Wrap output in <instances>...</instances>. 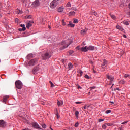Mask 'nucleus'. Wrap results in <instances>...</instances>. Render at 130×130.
I'll return each mask as SVG.
<instances>
[{
	"label": "nucleus",
	"mask_w": 130,
	"mask_h": 130,
	"mask_svg": "<svg viewBox=\"0 0 130 130\" xmlns=\"http://www.w3.org/2000/svg\"><path fill=\"white\" fill-rule=\"evenodd\" d=\"M79 126V123H76L75 124V127H78Z\"/></svg>",
	"instance_id": "79ce46f5"
},
{
	"label": "nucleus",
	"mask_w": 130,
	"mask_h": 130,
	"mask_svg": "<svg viewBox=\"0 0 130 130\" xmlns=\"http://www.w3.org/2000/svg\"><path fill=\"white\" fill-rule=\"evenodd\" d=\"M32 126H33V127L36 128L37 129H42V128H40V126H39V125H38V124H37V123H32Z\"/></svg>",
	"instance_id": "423d86ee"
},
{
	"label": "nucleus",
	"mask_w": 130,
	"mask_h": 130,
	"mask_svg": "<svg viewBox=\"0 0 130 130\" xmlns=\"http://www.w3.org/2000/svg\"><path fill=\"white\" fill-rule=\"evenodd\" d=\"M20 27L22 28L23 31H25V30H26V27H25V24H21Z\"/></svg>",
	"instance_id": "b1692460"
},
{
	"label": "nucleus",
	"mask_w": 130,
	"mask_h": 130,
	"mask_svg": "<svg viewBox=\"0 0 130 130\" xmlns=\"http://www.w3.org/2000/svg\"><path fill=\"white\" fill-rule=\"evenodd\" d=\"M129 9H130V4H129Z\"/></svg>",
	"instance_id": "774afa93"
},
{
	"label": "nucleus",
	"mask_w": 130,
	"mask_h": 130,
	"mask_svg": "<svg viewBox=\"0 0 130 130\" xmlns=\"http://www.w3.org/2000/svg\"><path fill=\"white\" fill-rule=\"evenodd\" d=\"M62 26H66V25H67V21L64 20V19H62Z\"/></svg>",
	"instance_id": "412c9836"
},
{
	"label": "nucleus",
	"mask_w": 130,
	"mask_h": 130,
	"mask_svg": "<svg viewBox=\"0 0 130 130\" xmlns=\"http://www.w3.org/2000/svg\"><path fill=\"white\" fill-rule=\"evenodd\" d=\"M123 37H124V38H126L127 37L126 36V35H123Z\"/></svg>",
	"instance_id": "864d4df0"
},
{
	"label": "nucleus",
	"mask_w": 130,
	"mask_h": 130,
	"mask_svg": "<svg viewBox=\"0 0 130 130\" xmlns=\"http://www.w3.org/2000/svg\"><path fill=\"white\" fill-rule=\"evenodd\" d=\"M75 115L76 118H79V111H75Z\"/></svg>",
	"instance_id": "f3484780"
},
{
	"label": "nucleus",
	"mask_w": 130,
	"mask_h": 130,
	"mask_svg": "<svg viewBox=\"0 0 130 130\" xmlns=\"http://www.w3.org/2000/svg\"><path fill=\"white\" fill-rule=\"evenodd\" d=\"M7 125L6 122L4 120H0V127H5Z\"/></svg>",
	"instance_id": "6e6552de"
},
{
	"label": "nucleus",
	"mask_w": 130,
	"mask_h": 130,
	"mask_svg": "<svg viewBox=\"0 0 130 130\" xmlns=\"http://www.w3.org/2000/svg\"><path fill=\"white\" fill-rule=\"evenodd\" d=\"M57 104L58 106H60L63 104V102L62 101L60 102L59 101H58Z\"/></svg>",
	"instance_id": "a211bd4d"
},
{
	"label": "nucleus",
	"mask_w": 130,
	"mask_h": 130,
	"mask_svg": "<svg viewBox=\"0 0 130 130\" xmlns=\"http://www.w3.org/2000/svg\"><path fill=\"white\" fill-rule=\"evenodd\" d=\"M56 116H57V118H59V117L58 116V114H56Z\"/></svg>",
	"instance_id": "13d9d810"
},
{
	"label": "nucleus",
	"mask_w": 130,
	"mask_h": 130,
	"mask_svg": "<svg viewBox=\"0 0 130 130\" xmlns=\"http://www.w3.org/2000/svg\"><path fill=\"white\" fill-rule=\"evenodd\" d=\"M24 122H25L26 123H27L28 124H29L30 123V122L29 121H28V120H27V119H24Z\"/></svg>",
	"instance_id": "c9c22d12"
},
{
	"label": "nucleus",
	"mask_w": 130,
	"mask_h": 130,
	"mask_svg": "<svg viewBox=\"0 0 130 130\" xmlns=\"http://www.w3.org/2000/svg\"><path fill=\"white\" fill-rule=\"evenodd\" d=\"M118 130H123L122 129V127H120L119 128H118Z\"/></svg>",
	"instance_id": "3c124183"
},
{
	"label": "nucleus",
	"mask_w": 130,
	"mask_h": 130,
	"mask_svg": "<svg viewBox=\"0 0 130 130\" xmlns=\"http://www.w3.org/2000/svg\"><path fill=\"white\" fill-rule=\"evenodd\" d=\"M50 85H51V88H53V87H54V84L52 83V82H50Z\"/></svg>",
	"instance_id": "4c0bfd02"
},
{
	"label": "nucleus",
	"mask_w": 130,
	"mask_h": 130,
	"mask_svg": "<svg viewBox=\"0 0 130 130\" xmlns=\"http://www.w3.org/2000/svg\"><path fill=\"white\" fill-rule=\"evenodd\" d=\"M76 49H78V50H79V49H80V48L79 47H77Z\"/></svg>",
	"instance_id": "4d7b16f0"
},
{
	"label": "nucleus",
	"mask_w": 130,
	"mask_h": 130,
	"mask_svg": "<svg viewBox=\"0 0 130 130\" xmlns=\"http://www.w3.org/2000/svg\"><path fill=\"white\" fill-rule=\"evenodd\" d=\"M63 11V7H59L58 9V12L59 13H61V12Z\"/></svg>",
	"instance_id": "6ab92c4d"
},
{
	"label": "nucleus",
	"mask_w": 130,
	"mask_h": 130,
	"mask_svg": "<svg viewBox=\"0 0 130 130\" xmlns=\"http://www.w3.org/2000/svg\"><path fill=\"white\" fill-rule=\"evenodd\" d=\"M128 121H125L121 123V124H125V123H127Z\"/></svg>",
	"instance_id": "c03bdc74"
},
{
	"label": "nucleus",
	"mask_w": 130,
	"mask_h": 130,
	"mask_svg": "<svg viewBox=\"0 0 130 130\" xmlns=\"http://www.w3.org/2000/svg\"><path fill=\"white\" fill-rule=\"evenodd\" d=\"M55 85H56L57 86H59V84L57 83V82H56L55 83Z\"/></svg>",
	"instance_id": "603ef678"
},
{
	"label": "nucleus",
	"mask_w": 130,
	"mask_h": 130,
	"mask_svg": "<svg viewBox=\"0 0 130 130\" xmlns=\"http://www.w3.org/2000/svg\"><path fill=\"white\" fill-rule=\"evenodd\" d=\"M116 90H117V91H120V89H119V88L114 89V91H116Z\"/></svg>",
	"instance_id": "a18cd8bd"
},
{
	"label": "nucleus",
	"mask_w": 130,
	"mask_h": 130,
	"mask_svg": "<svg viewBox=\"0 0 130 130\" xmlns=\"http://www.w3.org/2000/svg\"><path fill=\"white\" fill-rule=\"evenodd\" d=\"M105 64H106V60H104V62L102 64V67H104V66H105Z\"/></svg>",
	"instance_id": "72a5a7b5"
},
{
	"label": "nucleus",
	"mask_w": 130,
	"mask_h": 130,
	"mask_svg": "<svg viewBox=\"0 0 130 130\" xmlns=\"http://www.w3.org/2000/svg\"><path fill=\"white\" fill-rule=\"evenodd\" d=\"M124 24L126 25H129V23H128V21H125Z\"/></svg>",
	"instance_id": "ea45409f"
},
{
	"label": "nucleus",
	"mask_w": 130,
	"mask_h": 130,
	"mask_svg": "<svg viewBox=\"0 0 130 130\" xmlns=\"http://www.w3.org/2000/svg\"><path fill=\"white\" fill-rule=\"evenodd\" d=\"M102 127L103 129H106V127H107V126L106 124H105L102 125Z\"/></svg>",
	"instance_id": "bb28decb"
},
{
	"label": "nucleus",
	"mask_w": 130,
	"mask_h": 130,
	"mask_svg": "<svg viewBox=\"0 0 130 130\" xmlns=\"http://www.w3.org/2000/svg\"><path fill=\"white\" fill-rule=\"evenodd\" d=\"M75 13L74 11H71V12H70V15H75Z\"/></svg>",
	"instance_id": "58836bf2"
},
{
	"label": "nucleus",
	"mask_w": 130,
	"mask_h": 130,
	"mask_svg": "<svg viewBox=\"0 0 130 130\" xmlns=\"http://www.w3.org/2000/svg\"><path fill=\"white\" fill-rule=\"evenodd\" d=\"M80 88H81V86H80L79 85L78 86V89H80Z\"/></svg>",
	"instance_id": "680f3d73"
},
{
	"label": "nucleus",
	"mask_w": 130,
	"mask_h": 130,
	"mask_svg": "<svg viewBox=\"0 0 130 130\" xmlns=\"http://www.w3.org/2000/svg\"><path fill=\"white\" fill-rule=\"evenodd\" d=\"M87 31H88L87 29H83L81 31V34L82 35H85V33H87Z\"/></svg>",
	"instance_id": "ddd939ff"
},
{
	"label": "nucleus",
	"mask_w": 130,
	"mask_h": 130,
	"mask_svg": "<svg viewBox=\"0 0 130 130\" xmlns=\"http://www.w3.org/2000/svg\"><path fill=\"white\" fill-rule=\"evenodd\" d=\"M83 109H84V110L87 109V106H84L83 107Z\"/></svg>",
	"instance_id": "8fccbe9b"
},
{
	"label": "nucleus",
	"mask_w": 130,
	"mask_h": 130,
	"mask_svg": "<svg viewBox=\"0 0 130 130\" xmlns=\"http://www.w3.org/2000/svg\"><path fill=\"white\" fill-rule=\"evenodd\" d=\"M33 23H34L33 21H29L26 24L27 29H29V28H30V27L32 26V24Z\"/></svg>",
	"instance_id": "f8f14e48"
},
{
	"label": "nucleus",
	"mask_w": 130,
	"mask_h": 130,
	"mask_svg": "<svg viewBox=\"0 0 130 130\" xmlns=\"http://www.w3.org/2000/svg\"><path fill=\"white\" fill-rule=\"evenodd\" d=\"M37 63H38V58L32 59L28 62L29 67H33V66H35Z\"/></svg>",
	"instance_id": "7ed1b4c3"
},
{
	"label": "nucleus",
	"mask_w": 130,
	"mask_h": 130,
	"mask_svg": "<svg viewBox=\"0 0 130 130\" xmlns=\"http://www.w3.org/2000/svg\"><path fill=\"white\" fill-rule=\"evenodd\" d=\"M55 37L52 36L48 39V41H51V42H53V41H55Z\"/></svg>",
	"instance_id": "9d476101"
},
{
	"label": "nucleus",
	"mask_w": 130,
	"mask_h": 130,
	"mask_svg": "<svg viewBox=\"0 0 130 130\" xmlns=\"http://www.w3.org/2000/svg\"><path fill=\"white\" fill-rule=\"evenodd\" d=\"M16 82H21L20 80H17Z\"/></svg>",
	"instance_id": "0e129e2a"
},
{
	"label": "nucleus",
	"mask_w": 130,
	"mask_h": 130,
	"mask_svg": "<svg viewBox=\"0 0 130 130\" xmlns=\"http://www.w3.org/2000/svg\"><path fill=\"white\" fill-rule=\"evenodd\" d=\"M105 113H106L107 114H108V113H111V110H107V111H106Z\"/></svg>",
	"instance_id": "7c9ffc66"
},
{
	"label": "nucleus",
	"mask_w": 130,
	"mask_h": 130,
	"mask_svg": "<svg viewBox=\"0 0 130 130\" xmlns=\"http://www.w3.org/2000/svg\"><path fill=\"white\" fill-rule=\"evenodd\" d=\"M66 7H67L68 8H70V7H71V3L68 2L66 5Z\"/></svg>",
	"instance_id": "f704fd0d"
},
{
	"label": "nucleus",
	"mask_w": 130,
	"mask_h": 130,
	"mask_svg": "<svg viewBox=\"0 0 130 130\" xmlns=\"http://www.w3.org/2000/svg\"><path fill=\"white\" fill-rule=\"evenodd\" d=\"M124 78H130V75L128 74H125L124 75Z\"/></svg>",
	"instance_id": "cd10ccee"
},
{
	"label": "nucleus",
	"mask_w": 130,
	"mask_h": 130,
	"mask_svg": "<svg viewBox=\"0 0 130 130\" xmlns=\"http://www.w3.org/2000/svg\"><path fill=\"white\" fill-rule=\"evenodd\" d=\"M84 78H85V79H91V77L89 76L88 75H85Z\"/></svg>",
	"instance_id": "2f4dec72"
},
{
	"label": "nucleus",
	"mask_w": 130,
	"mask_h": 130,
	"mask_svg": "<svg viewBox=\"0 0 130 130\" xmlns=\"http://www.w3.org/2000/svg\"><path fill=\"white\" fill-rule=\"evenodd\" d=\"M52 56V53L50 51H47L42 54V59L43 60H46V59H49Z\"/></svg>",
	"instance_id": "f257e3e1"
},
{
	"label": "nucleus",
	"mask_w": 130,
	"mask_h": 130,
	"mask_svg": "<svg viewBox=\"0 0 130 130\" xmlns=\"http://www.w3.org/2000/svg\"><path fill=\"white\" fill-rule=\"evenodd\" d=\"M82 71H80V74H82Z\"/></svg>",
	"instance_id": "338daca9"
},
{
	"label": "nucleus",
	"mask_w": 130,
	"mask_h": 130,
	"mask_svg": "<svg viewBox=\"0 0 130 130\" xmlns=\"http://www.w3.org/2000/svg\"><path fill=\"white\" fill-rule=\"evenodd\" d=\"M16 12L17 13V14H20L21 15V14H23V12L21 11V10H20L19 9L16 10Z\"/></svg>",
	"instance_id": "a878e982"
},
{
	"label": "nucleus",
	"mask_w": 130,
	"mask_h": 130,
	"mask_svg": "<svg viewBox=\"0 0 130 130\" xmlns=\"http://www.w3.org/2000/svg\"><path fill=\"white\" fill-rule=\"evenodd\" d=\"M111 17L112 19H113V20H115V19H116V17H115V16L113 14L111 15Z\"/></svg>",
	"instance_id": "473e14b6"
},
{
	"label": "nucleus",
	"mask_w": 130,
	"mask_h": 130,
	"mask_svg": "<svg viewBox=\"0 0 130 130\" xmlns=\"http://www.w3.org/2000/svg\"><path fill=\"white\" fill-rule=\"evenodd\" d=\"M32 57H33V54H29L27 56V58H28V59H29V58H32Z\"/></svg>",
	"instance_id": "393cba45"
},
{
	"label": "nucleus",
	"mask_w": 130,
	"mask_h": 130,
	"mask_svg": "<svg viewBox=\"0 0 130 130\" xmlns=\"http://www.w3.org/2000/svg\"><path fill=\"white\" fill-rule=\"evenodd\" d=\"M16 22H18V19L17 18L16 19Z\"/></svg>",
	"instance_id": "e2e57ef3"
},
{
	"label": "nucleus",
	"mask_w": 130,
	"mask_h": 130,
	"mask_svg": "<svg viewBox=\"0 0 130 130\" xmlns=\"http://www.w3.org/2000/svg\"><path fill=\"white\" fill-rule=\"evenodd\" d=\"M3 17V15H2V13L0 12V18H2Z\"/></svg>",
	"instance_id": "6e6d98bb"
},
{
	"label": "nucleus",
	"mask_w": 130,
	"mask_h": 130,
	"mask_svg": "<svg viewBox=\"0 0 130 130\" xmlns=\"http://www.w3.org/2000/svg\"><path fill=\"white\" fill-rule=\"evenodd\" d=\"M68 55H72L73 54V53H74V51L71 50V51H69L68 52Z\"/></svg>",
	"instance_id": "c85d7f7f"
},
{
	"label": "nucleus",
	"mask_w": 130,
	"mask_h": 130,
	"mask_svg": "<svg viewBox=\"0 0 130 130\" xmlns=\"http://www.w3.org/2000/svg\"><path fill=\"white\" fill-rule=\"evenodd\" d=\"M42 70H43V68L42 66L38 65L33 68L32 74H34V75H36L37 73L42 72Z\"/></svg>",
	"instance_id": "f03ea898"
},
{
	"label": "nucleus",
	"mask_w": 130,
	"mask_h": 130,
	"mask_svg": "<svg viewBox=\"0 0 130 130\" xmlns=\"http://www.w3.org/2000/svg\"><path fill=\"white\" fill-rule=\"evenodd\" d=\"M94 16H97V12H94Z\"/></svg>",
	"instance_id": "bf43d9fd"
},
{
	"label": "nucleus",
	"mask_w": 130,
	"mask_h": 130,
	"mask_svg": "<svg viewBox=\"0 0 130 130\" xmlns=\"http://www.w3.org/2000/svg\"><path fill=\"white\" fill-rule=\"evenodd\" d=\"M110 103H112V104H114V102H109Z\"/></svg>",
	"instance_id": "5fc2aeb1"
},
{
	"label": "nucleus",
	"mask_w": 130,
	"mask_h": 130,
	"mask_svg": "<svg viewBox=\"0 0 130 130\" xmlns=\"http://www.w3.org/2000/svg\"><path fill=\"white\" fill-rule=\"evenodd\" d=\"M62 46L61 47V49H64V48H67V47H68L69 45H70V44H68V43H67V42H62Z\"/></svg>",
	"instance_id": "0eeeda50"
},
{
	"label": "nucleus",
	"mask_w": 130,
	"mask_h": 130,
	"mask_svg": "<svg viewBox=\"0 0 130 130\" xmlns=\"http://www.w3.org/2000/svg\"><path fill=\"white\" fill-rule=\"evenodd\" d=\"M42 127H43V128H46V125L44 124L42 125Z\"/></svg>",
	"instance_id": "a19ab883"
},
{
	"label": "nucleus",
	"mask_w": 130,
	"mask_h": 130,
	"mask_svg": "<svg viewBox=\"0 0 130 130\" xmlns=\"http://www.w3.org/2000/svg\"><path fill=\"white\" fill-rule=\"evenodd\" d=\"M116 28H117V29H118L119 30H120L121 31H122V30H123V28H122V27H121L119 25H117Z\"/></svg>",
	"instance_id": "5701e85b"
},
{
	"label": "nucleus",
	"mask_w": 130,
	"mask_h": 130,
	"mask_svg": "<svg viewBox=\"0 0 130 130\" xmlns=\"http://www.w3.org/2000/svg\"><path fill=\"white\" fill-rule=\"evenodd\" d=\"M75 103L76 104H81L82 102H76Z\"/></svg>",
	"instance_id": "de8ad7c7"
},
{
	"label": "nucleus",
	"mask_w": 130,
	"mask_h": 130,
	"mask_svg": "<svg viewBox=\"0 0 130 130\" xmlns=\"http://www.w3.org/2000/svg\"><path fill=\"white\" fill-rule=\"evenodd\" d=\"M18 30L20 32H22V31H23V28H19Z\"/></svg>",
	"instance_id": "09e8293b"
},
{
	"label": "nucleus",
	"mask_w": 130,
	"mask_h": 130,
	"mask_svg": "<svg viewBox=\"0 0 130 130\" xmlns=\"http://www.w3.org/2000/svg\"><path fill=\"white\" fill-rule=\"evenodd\" d=\"M93 73H96V71H95V70H93Z\"/></svg>",
	"instance_id": "69168bd1"
},
{
	"label": "nucleus",
	"mask_w": 130,
	"mask_h": 130,
	"mask_svg": "<svg viewBox=\"0 0 130 130\" xmlns=\"http://www.w3.org/2000/svg\"><path fill=\"white\" fill-rule=\"evenodd\" d=\"M39 5H40V3H39V0H36L32 3V6H34V7H38Z\"/></svg>",
	"instance_id": "1a4fd4ad"
},
{
	"label": "nucleus",
	"mask_w": 130,
	"mask_h": 130,
	"mask_svg": "<svg viewBox=\"0 0 130 130\" xmlns=\"http://www.w3.org/2000/svg\"><path fill=\"white\" fill-rule=\"evenodd\" d=\"M58 5V0H53L50 4L51 9H54Z\"/></svg>",
	"instance_id": "20e7f679"
},
{
	"label": "nucleus",
	"mask_w": 130,
	"mask_h": 130,
	"mask_svg": "<svg viewBox=\"0 0 130 130\" xmlns=\"http://www.w3.org/2000/svg\"><path fill=\"white\" fill-rule=\"evenodd\" d=\"M73 68V64L72 63H68V69L69 70H71Z\"/></svg>",
	"instance_id": "4be33fe9"
},
{
	"label": "nucleus",
	"mask_w": 130,
	"mask_h": 130,
	"mask_svg": "<svg viewBox=\"0 0 130 130\" xmlns=\"http://www.w3.org/2000/svg\"><path fill=\"white\" fill-rule=\"evenodd\" d=\"M8 99V97L7 96H4L3 99V102L4 103H6V102H7V100Z\"/></svg>",
	"instance_id": "aec40b11"
},
{
	"label": "nucleus",
	"mask_w": 130,
	"mask_h": 130,
	"mask_svg": "<svg viewBox=\"0 0 130 130\" xmlns=\"http://www.w3.org/2000/svg\"><path fill=\"white\" fill-rule=\"evenodd\" d=\"M95 49V47L89 46L88 47H87V50H94Z\"/></svg>",
	"instance_id": "4468645a"
},
{
	"label": "nucleus",
	"mask_w": 130,
	"mask_h": 130,
	"mask_svg": "<svg viewBox=\"0 0 130 130\" xmlns=\"http://www.w3.org/2000/svg\"><path fill=\"white\" fill-rule=\"evenodd\" d=\"M107 78L109 80H110V81H113V79H114V78H113V77H112V76H109V75H107Z\"/></svg>",
	"instance_id": "dca6fc26"
},
{
	"label": "nucleus",
	"mask_w": 130,
	"mask_h": 130,
	"mask_svg": "<svg viewBox=\"0 0 130 130\" xmlns=\"http://www.w3.org/2000/svg\"><path fill=\"white\" fill-rule=\"evenodd\" d=\"M102 121H104V119H99V122H101Z\"/></svg>",
	"instance_id": "37998d69"
},
{
	"label": "nucleus",
	"mask_w": 130,
	"mask_h": 130,
	"mask_svg": "<svg viewBox=\"0 0 130 130\" xmlns=\"http://www.w3.org/2000/svg\"><path fill=\"white\" fill-rule=\"evenodd\" d=\"M80 49L81 51H83V52H87V51H88V47L85 46L84 47H81Z\"/></svg>",
	"instance_id": "9b49d317"
},
{
	"label": "nucleus",
	"mask_w": 130,
	"mask_h": 130,
	"mask_svg": "<svg viewBox=\"0 0 130 130\" xmlns=\"http://www.w3.org/2000/svg\"><path fill=\"white\" fill-rule=\"evenodd\" d=\"M67 26H68V27H71V28H74V27H75V24H74L72 22H70Z\"/></svg>",
	"instance_id": "2eb2a0df"
},
{
	"label": "nucleus",
	"mask_w": 130,
	"mask_h": 130,
	"mask_svg": "<svg viewBox=\"0 0 130 130\" xmlns=\"http://www.w3.org/2000/svg\"><path fill=\"white\" fill-rule=\"evenodd\" d=\"M106 124L108 126H112V125H113V124H112V123H106Z\"/></svg>",
	"instance_id": "e433bc0d"
},
{
	"label": "nucleus",
	"mask_w": 130,
	"mask_h": 130,
	"mask_svg": "<svg viewBox=\"0 0 130 130\" xmlns=\"http://www.w3.org/2000/svg\"><path fill=\"white\" fill-rule=\"evenodd\" d=\"M15 86L17 89L21 90L23 88V83L21 82H16Z\"/></svg>",
	"instance_id": "39448f33"
},
{
	"label": "nucleus",
	"mask_w": 130,
	"mask_h": 130,
	"mask_svg": "<svg viewBox=\"0 0 130 130\" xmlns=\"http://www.w3.org/2000/svg\"><path fill=\"white\" fill-rule=\"evenodd\" d=\"M27 18L28 19H30V18H31V15H29Z\"/></svg>",
	"instance_id": "052dcab7"
},
{
	"label": "nucleus",
	"mask_w": 130,
	"mask_h": 130,
	"mask_svg": "<svg viewBox=\"0 0 130 130\" xmlns=\"http://www.w3.org/2000/svg\"><path fill=\"white\" fill-rule=\"evenodd\" d=\"M73 23H74V24H78V19H74V21H73Z\"/></svg>",
	"instance_id": "c756f323"
},
{
	"label": "nucleus",
	"mask_w": 130,
	"mask_h": 130,
	"mask_svg": "<svg viewBox=\"0 0 130 130\" xmlns=\"http://www.w3.org/2000/svg\"><path fill=\"white\" fill-rule=\"evenodd\" d=\"M91 90H93V89H96V86H92L90 87Z\"/></svg>",
	"instance_id": "49530a36"
}]
</instances>
